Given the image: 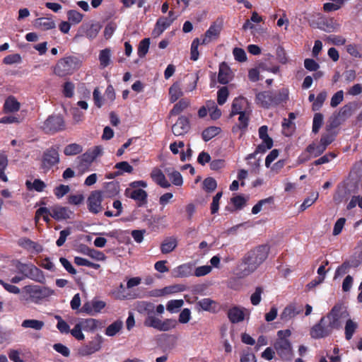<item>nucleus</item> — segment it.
Here are the masks:
<instances>
[{"label":"nucleus","instance_id":"obj_1","mask_svg":"<svg viewBox=\"0 0 362 362\" xmlns=\"http://www.w3.org/2000/svg\"><path fill=\"white\" fill-rule=\"evenodd\" d=\"M349 317L346 308L341 303H337L330 311L321 317L310 330V335L313 339H322L329 336L334 329H341L343 321Z\"/></svg>","mask_w":362,"mask_h":362},{"label":"nucleus","instance_id":"obj_2","mask_svg":"<svg viewBox=\"0 0 362 362\" xmlns=\"http://www.w3.org/2000/svg\"><path fill=\"white\" fill-rule=\"evenodd\" d=\"M269 250L268 245H260L248 251L238 267L236 275L243 278L254 272L267 259Z\"/></svg>","mask_w":362,"mask_h":362},{"label":"nucleus","instance_id":"obj_3","mask_svg":"<svg viewBox=\"0 0 362 362\" xmlns=\"http://www.w3.org/2000/svg\"><path fill=\"white\" fill-rule=\"evenodd\" d=\"M288 99L287 88L263 90L256 93L255 103L264 109L276 107Z\"/></svg>","mask_w":362,"mask_h":362},{"label":"nucleus","instance_id":"obj_4","mask_svg":"<svg viewBox=\"0 0 362 362\" xmlns=\"http://www.w3.org/2000/svg\"><path fill=\"white\" fill-rule=\"evenodd\" d=\"M83 64L82 59L75 55L66 56L57 61L54 66V74L59 77L73 74Z\"/></svg>","mask_w":362,"mask_h":362},{"label":"nucleus","instance_id":"obj_5","mask_svg":"<svg viewBox=\"0 0 362 362\" xmlns=\"http://www.w3.org/2000/svg\"><path fill=\"white\" fill-rule=\"evenodd\" d=\"M291 335L290 329L277 332V339L274 344V348L278 356L284 361H289L293 358V352L291 341L288 338Z\"/></svg>","mask_w":362,"mask_h":362},{"label":"nucleus","instance_id":"obj_6","mask_svg":"<svg viewBox=\"0 0 362 362\" xmlns=\"http://www.w3.org/2000/svg\"><path fill=\"white\" fill-rule=\"evenodd\" d=\"M65 128V122L63 117L59 115H53L49 116L44 122L42 127L45 133L54 134L58 132L64 130Z\"/></svg>","mask_w":362,"mask_h":362},{"label":"nucleus","instance_id":"obj_7","mask_svg":"<svg viewBox=\"0 0 362 362\" xmlns=\"http://www.w3.org/2000/svg\"><path fill=\"white\" fill-rule=\"evenodd\" d=\"M24 291L35 303H37L39 300L52 296L54 293L52 289L38 285L25 286Z\"/></svg>","mask_w":362,"mask_h":362},{"label":"nucleus","instance_id":"obj_8","mask_svg":"<svg viewBox=\"0 0 362 362\" xmlns=\"http://www.w3.org/2000/svg\"><path fill=\"white\" fill-rule=\"evenodd\" d=\"M59 163V146H52L46 149L42 158V168L45 170H50L54 165Z\"/></svg>","mask_w":362,"mask_h":362},{"label":"nucleus","instance_id":"obj_9","mask_svg":"<svg viewBox=\"0 0 362 362\" xmlns=\"http://www.w3.org/2000/svg\"><path fill=\"white\" fill-rule=\"evenodd\" d=\"M103 198L102 192L100 190H95L90 193L87 199L88 209L90 213L97 214L102 211Z\"/></svg>","mask_w":362,"mask_h":362},{"label":"nucleus","instance_id":"obj_10","mask_svg":"<svg viewBox=\"0 0 362 362\" xmlns=\"http://www.w3.org/2000/svg\"><path fill=\"white\" fill-rule=\"evenodd\" d=\"M103 341V337L98 334L88 344L83 345L79 352L83 356L91 355L100 349Z\"/></svg>","mask_w":362,"mask_h":362},{"label":"nucleus","instance_id":"obj_11","mask_svg":"<svg viewBox=\"0 0 362 362\" xmlns=\"http://www.w3.org/2000/svg\"><path fill=\"white\" fill-rule=\"evenodd\" d=\"M24 277H28L38 283L44 284L45 277L43 272L33 264H24Z\"/></svg>","mask_w":362,"mask_h":362},{"label":"nucleus","instance_id":"obj_12","mask_svg":"<svg viewBox=\"0 0 362 362\" xmlns=\"http://www.w3.org/2000/svg\"><path fill=\"white\" fill-rule=\"evenodd\" d=\"M189 129V120L183 115L179 117L177 122L172 126V132L176 136L185 135Z\"/></svg>","mask_w":362,"mask_h":362},{"label":"nucleus","instance_id":"obj_13","mask_svg":"<svg viewBox=\"0 0 362 362\" xmlns=\"http://www.w3.org/2000/svg\"><path fill=\"white\" fill-rule=\"evenodd\" d=\"M222 27L221 24L213 23L209 28L206 31L202 39V45H207L211 40L217 39L221 33Z\"/></svg>","mask_w":362,"mask_h":362},{"label":"nucleus","instance_id":"obj_14","mask_svg":"<svg viewBox=\"0 0 362 362\" xmlns=\"http://www.w3.org/2000/svg\"><path fill=\"white\" fill-rule=\"evenodd\" d=\"M245 311H247L245 308L235 305L228 310L227 316L231 323L236 324L244 320Z\"/></svg>","mask_w":362,"mask_h":362},{"label":"nucleus","instance_id":"obj_15","mask_svg":"<svg viewBox=\"0 0 362 362\" xmlns=\"http://www.w3.org/2000/svg\"><path fill=\"white\" fill-rule=\"evenodd\" d=\"M185 289L186 286L182 284L171 285L165 286L161 289L152 291L151 293V296H163L168 294L184 291Z\"/></svg>","mask_w":362,"mask_h":362},{"label":"nucleus","instance_id":"obj_16","mask_svg":"<svg viewBox=\"0 0 362 362\" xmlns=\"http://www.w3.org/2000/svg\"><path fill=\"white\" fill-rule=\"evenodd\" d=\"M125 195L132 199L139 202V206H143L147 203L148 194L146 192L141 189L130 191L129 188L125 190Z\"/></svg>","mask_w":362,"mask_h":362},{"label":"nucleus","instance_id":"obj_17","mask_svg":"<svg viewBox=\"0 0 362 362\" xmlns=\"http://www.w3.org/2000/svg\"><path fill=\"white\" fill-rule=\"evenodd\" d=\"M119 183L116 181H111L105 183L102 195L105 197L112 198L116 197L119 192Z\"/></svg>","mask_w":362,"mask_h":362},{"label":"nucleus","instance_id":"obj_18","mask_svg":"<svg viewBox=\"0 0 362 362\" xmlns=\"http://www.w3.org/2000/svg\"><path fill=\"white\" fill-rule=\"evenodd\" d=\"M71 213L67 207L55 205L52 206L51 217L56 221L66 220L70 218Z\"/></svg>","mask_w":362,"mask_h":362},{"label":"nucleus","instance_id":"obj_19","mask_svg":"<svg viewBox=\"0 0 362 362\" xmlns=\"http://www.w3.org/2000/svg\"><path fill=\"white\" fill-rule=\"evenodd\" d=\"M151 177L153 182L163 188H168L170 186L162 170L158 168H155L152 170Z\"/></svg>","mask_w":362,"mask_h":362},{"label":"nucleus","instance_id":"obj_20","mask_svg":"<svg viewBox=\"0 0 362 362\" xmlns=\"http://www.w3.org/2000/svg\"><path fill=\"white\" fill-rule=\"evenodd\" d=\"M175 18H169L161 17L157 20L153 33L156 35L162 34L173 22Z\"/></svg>","mask_w":362,"mask_h":362},{"label":"nucleus","instance_id":"obj_21","mask_svg":"<svg viewBox=\"0 0 362 362\" xmlns=\"http://www.w3.org/2000/svg\"><path fill=\"white\" fill-rule=\"evenodd\" d=\"M177 246V239L174 236L165 238L160 245L162 254H168L173 252Z\"/></svg>","mask_w":362,"mask_h":362},{"label":"nucleus","instance_id":"obj_22","mask_svg":"<svg viewBox=\"0 0 362 362\" xmlns=\"http://www.w3.org/2000/svg\"><path fill=\"white\" fill-rule=\"evenodd\" d=\"M78 163L77 165L78 170L81 173H85L89 170L91 163L94 161L93 158L87 151L83 153L81 156L78 157Z\"/></svg>","mask_w":362,"mask_h":362},{"label":"nucleus","instance_id":"obj_23","mask_svg":"<svg viewBox=\"0 0 362 362\" xmlns=\"http://www.w3.org/2000/svg\"><path fill=\"white\" fill-rule=\"evenodd\" d=\"M190 105V101L188 98H181L176 103L169 112V116H176L183 112Z\"/></svg>","mask_w":362,"mask_h":362},{"label":"nucleus","instance_id":"obj_24","mask_svg":"<svg viewBox=\"0 0 362 362\" xmlns=\"http://www.w3.org/2000/svg\"><path fill=\"white\" fill-rule=\"evenodd\" d=\"M169 100L171 103H175L183 95L180 82L176 81L169 88Z\"/></svg>","mask_w":362,"mask_h":362},{"label":"nucleus","instance_id":"obj_25","mask_svg":"<svg viewBox=\"0 0 362 362\" xmlns=\"http://www.w3.org/2000/svg\"><path fill=\"white\" fill-rule=\"evenodd\" d=\"M100 28L101 27L98 23L82 25L80 28V31H81L88 38L94 39L98 35Z\"/></svg>","mask_w":362,"mask_h":362},{"label":"nucleus","instance_id":"obj_26","mask_svg":"<svg viewBox=\"0 0 362 362\" xmlns=\"http://www.w3.org/2000/svg\"><path fill=\"white\" fill-rule=\"evenodd\" d=\"M203 310L215 313L217 312V303L209 298H203L197 303Z\"/></svg>","mask_w":362,"mask_h":362},{"label":"nucleus","instance_id":"obj_27","mask_svg":"<svg viewBox=\"0 0 362 362\" xmlns=\"http://www.w3.org/2000/svg\"><path fill=\"white\" fill-rule=\"evenodd\" d=\"M79 323L83 327V330L86 332H94L99 326L101 325L100 321L93 318L81 319Z\"/></svg>","mask_w":362,"mask_h":362},{"label":"nucleus","instance_id":"obj_28","mask_svg":"<svg viewBox=\"0 0 362 362\" xmlns=\"http://www.w3.org/2000/svg\"><path fill=\"white\" fill-rule=\"evenodd\" d=\"M356 107V104L355 103H349L341 107L337 115L344 122L352 115Z\"/></svg>","mask_w":362,"mask_h":362},{"label":"nucleus","instance_id":"obj_29","mask_svg":"<svg viewBox=\"0 0 362 362\" xmlns=\"http://www.w3.org/2000/svg\"><path fill=\"white\" fill-rule=\"evenodd\" d=\"M301 312V308L297 310L294 305L291 304L284 309L283 312L281 313L280 317L282 320L288 321Z\"/></svg>","mask_w":362,"mask_h":362},{"label":"nucleus","instance_id":"obj_30","mask_svg":"<svg viewBox=\"0 0 362 362\" xmlns=\"http://www.w3.org/2000/svg\"><path fill=\"white\" fill-rule=\"evenodd\" d=\"M20 108V103L13 96H9L4 104V112L5 113L16 112Z\"/></svg>","mask_w":362,"mask_h":362},{"label":"nucleus","instance_id":"obj_31","mask_svg":"<svg viewBox=\"0 0 362 362\" xmlns=\"http://www.w3.org/2000/svg\"><path fill=\"white\" fill-rule=\"evenodd\" d=\"M230 68L224 63L219 66L218 81L221 84H227L230 81Z\"/></svg>","mask_w":362,"mask_h":362},{"label":"nucleus","instance_id":"obj_32","mask_svg":"<svg viewBox=\"0 0 362 362\" xmlns=\"http://www.w3.org/2000/svg\"><path fill=\"white\" fill-rule=\"evenodd\" d=\"M358 325L357 322L353 321L351 319L346 320L344 327V334L346 340L352 339L353 335L358 329Z\"/></svg>","mask_w":362,"mask_h":362},{"label":"nucleus","instance_id":"obj_33","mask_svg":"<svg viewBox=\"0 0 362 362\" xmlns=\"http://www.w3.org/2000/svg\"><path fill=\"white\" fill-rule=\"evenodd\" d=\"M174 272L175 277H187L192 275V267L190 264H183L176 267L174 270Z\"/></svg>","mask_w":362,"mask_h":362},{"label":"nucleus","instance_id":"obj_34","mask_svg":"<svg viewBox=\"0 0 362 362\" xmlns=\"http://www.w3.org/2000/svg\"><path fill=\"white\" fill-rule=\"evenodd\" d=\"M136 309L139 313H144L149 316L151 314H154L155 305L151 302L141 301L138 303Z\"/></svg>","mask_w":362,"mask_h":362},{"label":"nucleus","instance_id":"obj_35","mask_svg":"<svg viewBox=\"0 0 362 362\" xmlns=\"http://www.w3.org/2000/svg\"><path fill=\"white\" fill-rule=\"evenodd\" d=\"M111 50L109 48H105L100 50L99 54L100 66L104 69L108 66L111 63Z\"/></svg>","mask_w":362,"mask_h":362},{"label":"nucleus","instance_id":"obj_36","mask_svg":"<svg viewBox=\"0 0 362 362\" xmlns=\"http://www.w3.org/2000/svg\"><path fill=\"white\" fill-rule=\"evenodd\" d=\"M244 104V98H235L231 105V112L230 113V117H233L236 115L240 114L241 112H246L243 110Z\"/></svg>","mask_w":362,"mask_h":362},{"label":"nucleus","instance_id":"obj_37","mask_svg":"<svg viewBox=\"0 0 362 362\" xmlns=\"http://www.w3.org/2000/svg\"><path fill=\"white\" fill-rule=\"evenodd\" d=\"M221 129L220 127L211 126L206 128L202 133V137L204 141H209L216 136H217Z\"/></svg>","mask_w":362,"mask_h":362},{"label":"nucleus","instance_id":"obj_38","mask_svg":"<svg viewBox=\"0 0 362 362\" xmlns=\"http://www.w3.org/2000/svg\"><path fill=\"white\" fill-rule=\"evenodd\" d=\"M122 327L123 322L117 320L107 327L105 334L108 337H113L122 329Z\"/></svg>","mask_w":362,"mask_h":362},{"label":"nucleus","instance_id":"obj_39","mask_svg":"<svg viewBox=\"0 0 362 362\" xmlns=\"http://www.w3.org/2000/svg\"><path fill=\"white\" fill-rule=\"evenodd\" d=\"M24 249L33 254H39L43 250L41 245L26 238H24Z\"/></svg>","mask_w":362,"mask_h":362},{"label":"nucleus","instance_id":"obj_40","mask_svg":"<svg viewBox=\"0 0 362 362\" xmlns=\"http://www.w3.org/2000/svg\"><path fill=\"white\" fill-rule=\"evenodd\" d=\"M25 185L28 190L31 191L34 189L39 192H42L46 187L45 183L40 179H35L33 182L30 180H27L25 182Z\"/></svg>","mask_w":362,"mask_h":362},{"label":"nucleus","instance_id":"obj_41","mask_svg":"<svg viewBox=\"0 0 362 362\" xmlns=\"http://www.w3.org/2000/svg\"><path fill=\"white\" fill-rule=\"evenodd\" d=\"M325 150L326 148L322 145L320 144L319 145H316L315 143L309 144L306 148V151L310 154L313 155L314 157L320 156L325 151Z\"/></svg>","mask_w":362,"mask_h":362},{"label":"nucleus","instance_id":"obj_42","mask_svg":"<svg viewBox=\"0 0 362 362\" xmlns=\"http://www.w3.org/2000/svg\"><path fill=\"white\" fill-rule=\"evenodd\" d=\"M8 165L7 156L4 153H0V180L7 182L8 178L4 171Z\"/></svg>","mask_w":362,"mask_h":362},{"label":"nucleus","instance_id":"obj_43","mask_svg":"<svg viewBox=\"0 0 362 362\" xmlns=\"http://www.w3.org/2000/svg\"><path fill=\"white\" fill-rule=\"evenodd\" d=\"M150 46V39L144 38L139 44L137 54L140 58L144 57L148 52Z\"/></svg>","mask_w":362,"mask_h":362},{"label":"nucleus","instance_id":"obj_44","mask_svg":"<svg viewBox=\"0 0 362 362\" xmlns=\"http://www.w3.org/2000/svg\"><path fill=\"white\" fill-rule=\"evenodd\" d=\"M68 21L71 24H78L81 22L83 15L76 10H69L67 11Z\"/></svg>","mask_w":362,"mask_h":362},{"label":"nucleus","instance_id":"obj_45","mask_svg":"<svg viewBox=\"0 0 362 362\" xmlns=\"http://www.w3.org/2000/svg\"><path fill=\"white\" fill-rule=\"evenodd\" d=\"M82 151V146L74 143L67 145L64 149V153L66 156H75L81 153Z\"/></svg>","mask_w":362,"mask_h":362},{"label":"nucleus","instance_id":"obj_46","mask_svg":"<svg viewBox=\"0 0 362 362\" xmlns=\"http://www.w3.org/2000/svg\"><path fill=\"white\" fill-rule=\"evenodd\" d=\"M336 135L335 132H327L321 136L320 144L327 148L334 141Z\"/></svg>","mask_w":362,"mask_h":362},{"label":"nucleus","instance_id":"obj_47","mask_svg":"<svg viewBox=\"0 0 362 362\" xmlns=\"http://www.w3.org/2000/svg\"><path fill=\"white\" fill-rule=\"evenodd\" d=\"M183 305L184 300L182 299L170 300L167 303L166 309L171 313H177Z\"/></svg>","mask_w":362,"mask_h":362},{"label":"nucleus","instance_id":"obj_48","mask_svg":"<svg viewBox=\"0 0 362 362\" xmlns=\"http://www.w3.org/2000/svg\"><path fill=\"white\" fill-rule=\"evenodd\" d=\"M47 42H43L42 43L33 45V46H32L30 44H26V45H24V52H30L32 48H34L35 49L38 51V52L40 55H42V54H45L47 52Z\"/></svg>","mask_w":362,"mask_h":362},{"label":"nucleus","instance_id":"obj_49","mask_svg":"<svg viewBox=\"0 0 362 362\" xmlns=\"http://www.w3.org/2000/svg\"><path fill=\"white\" fill-rule=\"evenodd\" d=\"M324 117L322 113L317 112L314 115L313 120V127L312 132L314 134L318 133L320 129L323 124Z\"/></svg>","mask_w":362,"mask_h":362},{"label":"nucleus","instance_id":"obj_50","mask_svg":"<svg viewBox=\"0 0 362 362\" xmlns=\"http://www.w3.org/2000/svg\"><path fill=\"white\" fill-rule=\"evenodd\" d=\"M343 121L340 119V117L334 114L330 117L328 121V124L326 126V132H332V130L337 127H338Z\"/></svg>","mask_w":362,"mask_h":362},{"label":"nucleus","instance_id":"obj_51","mask_svg":"<svg viewBox=\"0 0 362 362\" xmlns=\"http://www.w3.org/2000/svg\"><path fill=\"white\" fill-rule=\"evenodd\" d=\"M177 321L175 319H165L163 321L160 320L159 331L166 332L175 328L177 325Z\"/></svg>","mask_w":362,"mask_h":362},{"label":"nucleus","instance_id":"obj_52","mask_svg":"<svg viewBox=\"0 0 362 362\" xmlns=\"http://www.w3.org/2000/svg\"><path fill=\"white\" fill-rule=\"evenodd\" d=\"M326 98H327V92L325 90L320 92L317 95L315 100L313 103L312 110L313 111L319 110L322 107L325 100H326Z\"/></svg>","mask_w":362,"mask_h":362},{"label":"nucleus","instance_id":"obj_53","mask_svg":"<svg viewBox=\"0 0 362 362\" xmlns=\"http://www.w3.org/2000/svg\"><path fill=\"white\" fill-rule=\"evenodd\" d=\"M160 320L156 317L154 314H151L147 316L145 319L144 324L146 327H153L158 330L160 326Z\"/></svg>","mask_w":362,"mask_h":362},{"label":"nucleus","instance_id":"obj_54","mask_svg":"<svg viewBox=\"0 0 362 362\" xmlns=\"http://www.w3.org/2000/svg\"><path fill=\"white\" fill-rule=\"evenodd\" d=\"M45 323L43 321L37 320H24V327L32 328L35 330H40L43 328Z\"/></svg>","mask_w":362,"mask_h":362},{"label":"nucleus","instance_id":"obj_55","mask_svg":"<svg viewBox=\"0 0 362 362\" xmlns=\"http://www.w3.org/2000/svg\"><path fill=\"white\" fill-rule=\"evenodd\" d=\"M199 45L202 44L199 38L194 39L191 44L190 59L192 61H197L199 59V54L198 47Z\"/></svg>","mask_w":362,"mask_h":362},{"label":"nucleus","instance_id":"obj_56","mask_svg":"<svg viewBox=\"0 0 362 362\" xmlns=\"http://www.w3.org/2000/svg\"><path fill=\"white\" fill-rule=\"evenodd\" d=\"M202 185L203 189L207 192H214L217 187V182L216 180L211 177L205 178Z\"/></svg>","mask_w":362,"mask_h":362},{"label":"nucleus","instance_id":"obj_57","mask_svg":"<svg viewBox=\"0 0 362 362\" xmlns=\"http://www.w3.org/2000/svg\"><path fill=\"white\" fill-rule=\"evenodd\" d=\"M238 115L239 124L238 127L242 131H245L249 124L250 112H241Z\"/></svg>","mask_w":362,"mask_h":362},{"label":"nucleus","instance_id":"obj_58","mask_svg":"<svg viewBox=\"0 0 362 362\" xmlns=\"http://www.w3.org/2000/svg\"><path fill=\"white\" fill-rule=\"evenodd\" d=\"M274 197H269L268 198L259 200L252 209V213L253 214H258L262 209L263 205L265 204H273Z\"/></svg>","mask_w":362,"mask_h":362},{"label":"nucleus","instance_id":"obj_59","mask_svg":"<svg viewBox=\"0 0 362 362\" xmlns=\"http://www.w3.org/2000/svg\"><path fill=\"white\" fill-rule=\"evenodd\" d=\"M229 92L226 86L221 87L217 92V103L223 105L227 100Z\"/></svg>","mask_w":362,"mask_h":362},{"label":"nucleus","instance_id":"obj_60","mask_svg":"<svg viewBox=\"0 0 362 362\" xmlns=\"http://www.w3.org/2000/svg\"><path fill=\"white\" fill-rule=\"evenodd\" d=\"M115 168L118 170L117 172H122V175L124 173H132L134 170L133 167L127 161L117 163Z\"/></svg>","mask_w":362,"mask_h":362},{"label":"nucleus","instance_id":"obj_61","mask_svg":"<svg viewBox=\"0 0 362 362\" xmlns=\"http://www.w3.org/2000/svg\"><path fill=\"white\" fill-rule=\"evenodd\" d=\"M83 327L79 323H76L72 329H70L69 333L77 340H83L85 338L84 334L82 332Z\"/></svg>","mask_w":362,"mask_h":362},{"label":"nucleus","instance_id":"obj_62","mask_svg":"<svg viewBox=\"0 0 362 362\" xmlns=\"http://www.w3.org/2000/svg\"><path fill=\"white\" fill-rule=\"evenodd\" d=\"M337 154L334 152H329L324 156H322V157H320V158L315 160L314 162H313V165H322V164H325V163H329L332 159L334 158L337 157Z\"/></svg>","mask_w":362,"mask_h":362},{"label":"nucleus","instance_id":"obj_63","mask_svg":"<svg viewBox=\"0 0 362 362\" xmlns=\"http://www.w3.org/2000/svg\"><path fill=\"white\" fill-rule=\"evenodd\" d=\"M40 20V25L42 30H52L56 27L55 22L48 18H41Z\"/></svg>","mask_w":362,"mask_h":362},{"label":"nucleus","instance_id":"obj_64","mask_svg":"<svg viewBox=\"0 0 362 362\" xmlns=\"http://www.w3.org/2000/svg\"><path fill=\"white\" fill-rule=\"evenodd\" d=\"M318 198V193H312V194L305 199L303 204L300 205V209L301 211L305 210L307 208L313 205Z\"/></svg>","mask_w":362,"mask_h":362}]
</instances>
